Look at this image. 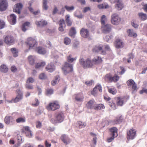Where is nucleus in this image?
<instances>
[{
    "mask_svg": "<svg viewBox=\"0 0 147 147\" xmlns=\"http://www.w3.org/2000/svg\"><path fill=\"white\" fill-rule=\"evenodd\" d=\"M127 32L128 35L129 36L133 37L134 38H135L137 36V34L133 32V30L129 29L127 30Z\"/></svg>",
    "mask_w": 147,
    "mask_h": 147,
    "instance_id": "nucleus-33",
    "label": "nucleus"
},
{
    "mask_svg": "<svg viewBox=\"0 0 147 147\" xmlns=\"http://www.w3.org/2000/svg\"><path fill=\"white\" fill-rule=\"evenodd\" d=\"M124 99V98L123 97H116L114 98L116 101L117 105L119 106H122L123 105Z\"/></svg>",
    "mask_w": 147,
    "mask_h": 147,
    "instance_id": "nucleus-24",
    "label": "nucleus"
},
{
    "mask_svg": "<svg viewBox=\"0 0 147 147\" xmlns=\"http://www.w3.org/2000/svg\"><path fill=\"white\" fill-rule=\"evenodd\" d=\"M58 23L59 26H64V27L66 26L65 21L63 19H61L59 20Z\"/></svg>",
    "mask_w": 147,
    "mask_h": 147,
    "instance_id": "nucleus-47",
    "label": "nucleus"
},
{
    "mask_svg": "<svg viewBox=\"0 0 147 147\" xmlns=\"http://www.w3.org/2000/svg\"><path fill=\"white\" fill-rule=\"evenodd\" d=\"M119 77L117 75L115 74L114 76L111 77L112 82H117L119 79Z\"/></svg>",
    "mask_w": 147,
    "mask_h": 147,
    "instance_id": "nucleus-43",
    "label": "nucleus"
},
{
    "mask_svg": "<svg viewBox=\"0 0 147 147\" xmlns=\"http://www.w3.org/2000/svg\"><path fill=\"white\" fill-rule=\"evenodd\" d=\"M25 87L26 88L28 89H32L33 88V86L28 84H26Z\"/></svg>",
    "mask_w": 147,
    "mask_h": 147,
    "instance_id": "nucleus-61",
    "label": "nucleus"
},
{
    "mask_svg": "<svg viewBox=\"0 0 147 147\" xmlns=\"http://www.w3.org/2000/svg\"><path fill=\"white\" fill-rule=\"evenodd\" d=\"M28 60L31 65H33L34 63V60L32 56H30L28 57Z\"/></svg>",
    "mask_w": 147,
    "mask_h": 147,
    "instance_id": "nucleus-49",
    "label": "nucleus"
},
{
    "mask_svg": "<svg viewBox=\"0 0 147 147\" xmlns=\"http://www.w3.org/2000/svg\"><path fill=\"white\" fill-rule=\"evenodd\" d=\"M95 101L94 100H91L89 101L86 104L87 108L90 109H94L95 107Z\"/></svg>",
    "mask_w": 147,
    "mask_h": 147,
    "instance_id": "nucleus-25",
    "label": "nucleus"
},
{
    "mask_svg": "<svg viewBox=\"0 0 147 147\" xmlns=\"http://www.w3.org/2000/svg\"><path fill=\"white\" fill-rule=\"evenodd\" d=\"M97 7L99 9H103L109 8V6L107 3H104L98 5Z\"/></svg>",
    "mask_w": 147,
    "mask_h": 147,
    "instance_id": "nucleus-31",
    "label": "nucleus"
},
{
    "mask_svg": "<svg viewBox=\"0 0 147 147\" xmlns=\"http://www.w3.org/2000/svg\"><path fill=\"white\" fill-rule=\"evenodd\" d=\"M17 95L15 98H12L11 100H6L5 101L9 103H17L20 101L23 98V94L20 89H17L16 91Z\"/></svg>",
    "mask_w": 147,
    "mask_h": 147,
    "instance_id": "nucleus-4",
    "label": "nucleus"
},
{
    "mask_svg": "<svg viewBox=\"0 0 147 147\" xmlns=\"http://www.w3.org/2000/svg\"><path fill=\"white\" fill-rule=\"evenodd\" d=\"M4 122L7 125H12L15 123V120L13 117L11 116L7 115L4 119Z\"/></svg>",
    "mask_w": 147,
    "mask_h": 147,
    "instance_id": "nucleus-13",
    "label": "nucleus"
},
{
    "mask_svg": "<svg viewBox=\"0 0 147 147\" xmlns=\"http://www.w3.org/2000/svg\"><path fill=\"white\" fill-rule=\"evenodd\" d=\"M8 68L5 65L3 64L0 67V71L1 72L5 73L7 71Z\"/></svg>",
    "mask_w": 147,
    "mask_h": 147,
    "instance_id": "nucleus-39",
    "label": "nucleus"
},
{
    "mask_svg": "<svg viewBox=\"0 0 147 147\" xmlns=\"http://www.w3.org/2000/svg\"><path fill=\"white\" fill-rule=\"evenodd\" d=\"M39 78L41 80H45L47 79V76L45 73H42L40 74Z\"/></svg>",
    "mask_w": 147,
    "mask_h": 147,
    "instance_id": "nucleus-50",
    "label": "nucleus"
},
{
    "mask_svg": "<svg viewBox=\"0 0 147 147\" xmlns=\"http://www.w3.org/2000/svg\"><path fill=\"white\" fill-rule=\"evenodd\" d=\"M46 108L49 111H54L59 109L60 108V105L57 101H54L49 103Z\"/></svg>",
    "mask_w": 147,
    "mask_h": 147,
    "instance_id": "nucleus-5",
    "label": "nucleus"
},
{
    "mask_svg": "<svg viewBox=\"0 0 147 147\" xmlns=\"http://www.w3.org/2000/svg\"><path fill=\"white\" fill-rule=\"evenodd\" d=\"M111 30V24H107L102 25L101 30L102 32L104 33H109Z\"/></svg>",
    "mask_w": 147,
    "mask_h": 147,
    "instance_id": "nucleus-15",
    "label": "nucleus"
},
{
    "mask_svg": "<svg viewBox=\"0 0 147 147\" xmlns=\"http://www.w3.org/2000/svg\"><path fill=\"white\" fill-rule=\"evenodd\" d=\"M11 70L13 72H15L17 71V69L15 65H13L11 67Z\"/></svg>",
    "mask_w": 147,
    "mask_h": 147,
    "instance_id": "nucleus-63",
    "label": "nucleus"
},
{
    "mask_svg": "<svg viewBox=\"0 0 147 147\" xmlns=\"http://www.w3.org/2000/svg\"><path fill=\"white\" fill-rule=\"evenodd\" d=\"M34 81V79L32 77H29L28 78L26 81V84H30L33 83Z\"/></svg>",
    "mask_w": 147,
    "mask_h": 147,
    "instance_id": "nucleus-53",
    "label": "nucleus"
},
{
    "mask_svg": "<svg viewBox=\"0 0 147 147\" xmlns=\"http://www.w3.org/2000/svg\"><path fill=\"white\" fill-rule=\"evenodd\" d=\"M94 65H98L102 63V59L101 57L99 56H96L92 59Z\"/></svg>",
    "mask_w": 147,
    "mask_h": 147,
    "instance_id": "nucleus-19",
    "label": "nucleus"
},
{
    "mask_svg": "<svg viewBox=\"0 0 147 147\" xmlns=\"http://www.w3.org/2000/svg\"><path fill=\"white\" fill-rule=\"evenodd\" d=\"M79 62L80 64L84 68H92L94 65L92 60H91L89 58H87L85 60L83 58L80 59Z\"/></svg>",
    "mask_w": 147,
    "mask_h": 147,
    "instance_id": "nucleus-2",
    "label": "nucleus"
},
{
    "mask_svg": "<svg viewBox=\"0 0 147 147\" xmlns=\"http://www.w3.org/2000/svg\"><path fill=\"white\" fill-rule=\"evenodd\" d=\"M142 31L147 36V24L143 28Z\"/></svg>",
    "mask_w": 147,
    "mask_h": 147,
    "instance_id": "nucleus-64",
    "label": "nucleus"
},
{
    "mask_svg": "<svg viewBox=\"0 0 147 147\" xmlns=\"http://www.w3.org/2000/svg\"><path fill=\"white\" fill-rule=\"evenodd\" d=\"M61 140L66 145H67L70 142V139L65 134H63L60 137Z\"/></svg>",
    "mask_w": 147,
    "mask_h": 147,
    "instance_id": "nucleus-23",
    "label": "nucleus"
},
{
    "mask_svg": "<svg viewBox=\"0 0 147 147\" xmlns=\"http://www.w3.org/2000/svg\"><path fill=\"white\" fill-rule=\"evenodd\" d=\"M107 88L108 91L110 93L113 95L115 94L116 93L117 90L115 88H110L108 87Z\"/></svg>",
    "mask_w": 147,
    "mask_h": 147,
    "instance_id": "nucleus-38",
    "label": "nucleus"
},
{
    "mask_svg": "<svg viewBox=\"0 0 147 147\" xmlns=\"http://www.w3.org/2000/svg\"><path fill=\"white\" fill-rule=\"evenodd\" d=\"M53 90L51 88L47 89L46 90V93L47 94H53Z\"/></svg>",
    "mask_w": 147,
    "mask_h": 147,
    "instance_id": "nucleus-56",
    "label": "nucleus"
},
{
    "mask_svg": "<svg viewBox=\"0 0 147 147\" xmlns=\"http://www.w3.org/2000/svg\"><path fill=\"white\" fill-rule=\"evenodd\" d=\"M76 33V31L75 28L72 27L70 29L69 34L70 36H72L75 35Z\"/></svg>",
    "mask_w": 147,
    "mask_h": 147,
    "instance_id": "nucleus-42",
    "label": "nucleus"
},
{
    "mask_svg": "<svg viewBox=\"0 0 147 147\" xmlns=\"http://www.w3.org/2000/svg\"><path fill=\"white\" fill-rule=\"evenodd\" d=\"M112 75L110 74H107L104 77L105 81L108 83L112 82Z\"/></svg>",
    "mask_w": 147,
    "mask_h": 147,
    "instance_id": "nucleus-30",
    "label": "nucleus"
},
{
    "mask_svg": "<svg viewBox=\"0 0 147 147\" xmlns=\"http://www.w3.org/2000/svg\"><path fill=\"white\" fill-rule=\"evenodd\" d=\"M35 24L37 27L42 28L46 26L48 23L47 21L42 20L40 21H36Z\"/></svg>",
    "mask_w": 147,
    "mask_h": 147,
    "instance_id": "nucleus-16",
    "label": "nucleus"
},
{
    "mask_svg": "<svg viewBox=\"0 0 147 147\" xmlns=\"http://www.w3.org/2000/svg\"><path fill=\"white\" fill-rule=\"evenodd\" d=\"M78 127L80 128H82L85 127L86 125V124L85 123L82 122L81 121H78L77 123Z\"/></svg>",
    "mask_w": 147,
    "mask_h": 147,
    "instance_id": "nucleus-45",
    "label": "nucleus"
},
{
    "mask_svg": "<svg viewBox=\"0 0 147 147\" xmlns=\"http://www.w3.org/2000/svg\"><path fill=\"white\" fill-rule=\"evenodd\" d=\"M98 92V90L96 89V88L95 87L93 89V90L91 92V94L93 96H95L97 95Z\"/></svg>",
    "mask_w": 147,
    "mask_h": 147,
    "instance_id": "nucleus-57",
    "label": "nucleus"
},
{
    "mask_svg": "<svg viewBox=\"0 0 147 147\" xmlns=\"http://www.w3.org/2000/svg\"><path fill=\"white\" fill-rule=\"evenodd\" d=\"M95 88H96V89L98 90V91H99L100 92H102V88L101 86L100 85H96L95 87Z\"/></svg>",
    "mask_w": 147,
    "mask_h": 147,
    "instance_id": "nucleus-62",
    "label": "nucleus"
},
{
    "mask_svg": "<svg viewBox=\"0 0 147 147\" xmlns=\"http://www.w3.org/2000/svg\"><path fill=\"white\" fill-rule=\"evenodd\" d=\"M103 46L102 45H97L95 46L92 49V51L94 53H98L101 51V54L105 55L106 54V51L102 50Z\"/></svg>",
    "mask_w": 147,
    "mask_h": 147,
    "instance_id": "nucleus-11",
    "label": "nucleus"
},
{
    "mask_svg": "<svg viewBox=\"0 0 147 147\" xmlns=\"http://www.w3.org/2000/svg\"><path fill=\"white\" fill-rule=\"evenodd\" d=\"M138 15L139 18L142 20L144 21L147 19V16L145 13L142 12L139 13Z\"/></svg>",
    "mask_w": 147,
    "mask_h": 147,
    "instance_id": "nucleus-35",
    "label": "nucleus"
},
{
    "mask_svg": "<svg viewBox=\"0 0 147 147\" xmlns=\"http://www.w3.org/2000/svg\"><path fill=\"white\" fill-rule=\"evenodd\" d=\"M127 84L128 86L131 87L133 92L137 91L138 88L137 84L132 79L129 80L127 82Z\"/></svg>",
    "mask_w": 147,
    "mask_h": 147,
    "instance_id": "nucleus-12",
    "label": "nucleus"
},
{
    "mask_svg": "<svg viewBox=\"0 0 147 147\" xmlns=\"http://www.w3.org/2000/svg\"><path fill=\"white\" fill-rule=\"evenodd\" d=\"M72 55H70L67 57V60L69 62L72 63L74 61L76 60V57L74 58L71 57Z\"/></svg>",
    "mask_w": 147,
    "mask_h": 147,
    "instance_id": "nucleus-44",
    "label": "nucleus"
},
{
    "mask_svg": "<svg viewBox=\"0 0 147 147\" xmlns=\"http://www.w3.org/2000/svg\"><path fill=\"white\" fill-rule=\"evenodd\" d=\"M7 7V3L5 0H0V10L1 11L5 10Z\"/></svg>",
    "mask_w": 147,
    "mask_h": 147,
    "instance_id": "nucleus-17",
    "label": "nucleus"
},
{
    "mask_svg": "<svg viewBox=\"0 0 147 147\" xmlns=\"http://www.w3.org/2000/svg\"><path fill=\"white\" fill-rule=\"evenodd\" d=\"M25 44L29 47V49H32L37 45L36 40L32 37L28 38L26 41L25 42Z\"/></svg>",
    "mask_w": 147,
    "mask_h": 147,
    "instance_id": "nucleus-6",
    "label": "nucleus"
},
{
    "mask_svg": "<svg viewBox=\"0 0 147 147\" xmlns=\"http://www.w3.org/2000/svg\"><path fill=\"white\" fill-rule=\"evenodd\" d=\"M36 50L38 53L44 55L46 53V51L45 49L41 47H38L36 48Z\"/></svg>",
    "mask_w": 147,
    "mask_h": 147,
    "instance_id": "nucleus-29",
    "label": "nucleus"
},
{
    "mask_svg": "<svg viewBox=\"0 0 147 147\" xmlns=\"http://www.w3.org/2000/svg\"><path fill=\"white\" fill-rule=\"evenodd\" d=\"M55 118H52L51 120V122L53 124L62 122L64 120L65 116L63 113L61 111L56 112L54 115Z\"/></svg>",
    "mask_w": 147,
    "mask_h": 147,
    "instance_id": "nucleus-1",
    "label": "nucleus"
},
{
    "mask_svg": "<svg viewBox=\"0 0 147 147\" xmlns=\"http://www.w3.org/2000/svg\"><path fill=\"white\" fill-rule=\"evenodd\" d=\"M136 131L134 128H131L127 131L126 138L128 140H133L136 136Z\"/></svg>",
    "mask_w": 147,
    "mask_h": 147,
    "instance_id": "nucleus-8",
    "label": "nucleus"
},
{
    "mask_svg": "<svg viewBox=\"0 0 147 147\" xmlns=\"http://www.w3.org/2000/svg\"><path fill=\"white\" fill-rule=\"evenodd\" d=\"M23 7L21 3H18L16 5V7H14L13 11L18 14L20 13V11Z\"/></svg>",
    "mask_w": 147,
    "mask_h": 147,
    "instance_id": "nucleus-26",
    "label": "nucleus"
},
{
    "mask_svg": "<svg viewBox=\"0 0 147 147\" xmlns=\"http://www.w3.org/2000/svg\"><path fill=\"white\" fill-rule=\"evenodd\" d=\"M45 64L46 63L45 62H42L37 63L35 65V68L36 69H37L43 67L45 65Z\"/></svg>",
    "mask_w": 147,
    "mask_h": 147,
    "instance_id": "nucleus-41",
    "label": "nucleus"
},
{
    "mask_svg": "<svg viewBox=\"0 0 147 147\" xmlns=\"http://www.w3.org/2000/svg\"><path fill=\"white\" fill-rule=\"evenodd\" d=\"M109 132L111 137L108 138L107 140V142H110L118 136V129L116 127H112L109 129Z\"/></svg>",
    "mask_w": 147,
    "mask_h": 147,
    "instance_id": "nucleus-3",
    "label": "nucleus"
},
{
    "mask_svg": "<svg viewBox=\"0 0 147 147\" xmlns=\"http://www.w3.org/2000/svg\"><path fill=\"white\" fill-rule=\"evenodd\" d=\"M62 69L64 74L66 75L73 71V65L67 62H65Z\"/></svg>",
    "mask_w": 147,
    "mask_h": 147,
    "instance_id": "nucleus-7",
    "label": "nucleus"
},
{
    "mask_svg": "<svg viewBox=\"0 0 147 147\" xmlns=\"http://www.w3.org/2000/svg\"><path fill=\"white\" fill-rule=\"evenodd\" d=\"M106 19V16L104 15H102L101 17V22L102 25H105Z\"/></svg>",
    "mask_w": 147,
    "mask_h": 147,
    "instance_id": "nucleus-55",
    "label": "nucleus"
},
{
    "mask_svg": "<svg viewBox=\"0 0 147 147\" xmlns=\"http://www.w3.org/2000/svg\"><path fill=\"white\" fill-rule=\"evenodd\" d=\"M3 39L4 42L9 45L13 44L15 40L13 37L10 35L4 36Z\"/></svg>",
    "mask_w": 147,
    "mask_h": 147,
    "instance_id": "nucleus-10",
    "label": "nucleus"
},
{
    "mask_svg": "<svg viewBox=\"0 0 147 147\" xmlns=\"http://www.w3.org/2000/svg\"><path fill=\"white\" fill-rule=\"evenodd\" d=\"M94 81L93 80L87 81L85 82V84L86 85L88 86H90L94 83Z\"/></svg>",
    "mask_w": 147,
    "mask_h": 147,
    "instance_id": "nucleus-51",
    "label": "nucleus"
},
{
    "mask_svg": "<svg viewBox=\"0 0 147 147\" xmlns=\"http://www.w3.org/2000/svg\"><path fill=\"white\" fill-rule=\"evenodd\" d=\"M105 108V107L103 104H97L94 107V109L95 110L98 111L104 109Z\"/></svg>",
    "mask_w": 147,
    "mask_h": 147,
    "instance_id": "nucleus-32",
    "label": "nucleus"
},
{
    "mask_svg": "<svg viewBox=\"0 0 147 147\" xmlns=\"http://www.w3.org/2000/svg\"><path fill=\"white\" fill-rule=\"evenodd\" d=\"M59 78V76H57L55 77V79L54 80H53L51 82V84L52 86H55L57 83L58 81V80Z\"/></svg>",
    "mask_w": 147,
    "mask_h": 147,
    "instance_id": "nucleus-46",
    "label": "nucleus"
},
{
    "mask_svg": "<svg viewBox=\"0 0 147 147\" xmlns=\"http://www.w3.org/2000/svg\"><path fill=\"white\" fill-rule=\"evenodd\" d=\"M71 39L68 37H66L64 39V42L66 45H69L71 43Z\"/></svg>",
    "mask_w": 147,
    "mask_h": 147,
    "instance_id": "nucleus-48",
    "label": "nucleus"
},
{
    "mask_svg": "<svg viewBox=\"0 0 147 147\" xmlns=\"http://www.w3.org/2000/svg\"><path fill=\"white\" fill-rule=\"evenodd\" d=\"M39 104V102L37 98H35V102H33V103H32V105L34 107H36L38 106Z\"/></svg>",
    "mask_w": 147,
    "mask_h": 147,
    "instance_id": "nucleus-52",
    "label": "nucleus"
},
{
    "mask_svg": "<svg viewBox=\"0 0 147 147\" xmlns=\"http://www.w3.org/2000/svg\"><path fill=\"white\" fill-rule=\"evenodd\" d=\"M115 1L116 3L115 5V8L118 10H121L124 7L122 1L120 0H115Z\"/></svg>",
    "mask_w": 147,
    "mask_h": 147,
    "instance_id": "nucleus-22",
    "label": "nucleus"
},
{
    "mask_svg": "<svg viewBox=\"0 0 147 147\" xmlns=\"http://www.w3.org/2000/svg\"><path fill=\"white\" fill-rule=\"evenodd\" d=\"M21 132L26 134V136L29 137L32 136V131L30 129L29 126H26L24 127L21 129Z\"/></svg>",
    "mask_w": 147,
    "mask_h": 147,
    "instance_id": "nucleus-14",
    "label": "nucleus"
},
{
    "mask_svg": "<svg viewBox=\"0 0 147 147\" xmlns=\"http://www.w3.org/2000/svg\"><path fill=\"white\" fill-rule=\"evenodd\" d=\"M121 20V18L117 14L114 13L112 15L111 22L112 24L118 25L120 23Z\"/></svg>",
    "mask_w": 147,
    "mask_h": 147,
    "instance_id": "nucleus-9",
    "label": "nucleus"
},
{
    "mask_svg": "<svg viewBox=\"0 0 147 147\" xmlns=\"http://www.w3.org/2000/svg\"><path fill=\"white\" fill-rule=\"evenodd\" d=\"M43 7L44 9L47 10L48 9V7L47 5V0H43Z\"/></svg>",
    "mask_w": 147,
    "mask_h": 147,
    "instance_id": "nucleus-54",
    "label": "nucleus"
},
{
    "mask_svg": "<svg viewBox=\"0 0 147 147\" xmlns=\"http://www.w3.org/2000/svg\"><path fill=\"white\" fill-rule=\"evenodd\" d=\"M45 69L48 71L52 72L54 70L55 68L53 64L50 63L48 64L45 67Z\"/></svg>",
    "mask_w": 147,
    "mask_h": 147,
    "instance_id": "nucleus-28",
    "label": "nucleus"
},
{
    "mask_svg": "<svg viewBox=\"0 0 147 147\" xmlns=\"http://www.w3.org/2000/svg\"><path fill=\"white\" fill-rule=\"evenodd\" d=\"M115 47L117 49L121 48L123 47L124 43L122 41L119 39H117L115 42Z\"/></svg>",
    "mask_w": 147,
    "mask_h": 147,
    "instance_id": "nucleus-18",
    "label": "nucleus"
},
{
    "mask_svg": "<svg viewBox=\"0 0 147 147\" xmlns=\"http://www.w3.org/2000/svg\"><path fill=\"white\" fill-rule=\"evenodd\" d=\"M65 8L68 11L72 10L74 9V7L73 6L69 7L67 5H65Z\"/></svg>",
    "mask_w": 147,
    "mask_h": 147,
    "instance_id": "nucleus-58",
    "label": "nucleus"
},
{
    "mask_svg": "<svg viewBox=\"0 0 147 147\" xmlns=\"http://www.w3.org/2000/svg\"><path fill=\"white\" fill-rule=\"evenodd\" d=\"M11 52L13 57H16L18 56V51L15 48H13L11 49Z\"/></svg>",
    "mask_w": 147,
    "mask_h": 147,
    "instance_id": "nucleus-40",
    "label": "nucleus"
},
{
    "mask_svg": "<svg viewBox=\"0 0 147 147\" xmlns=\"http://www.w3.org/2000/svg\"><path fill=\"white\" fill-rule=\"evenodd\" d=\"M26 119L25 117H21L17 118L16 122L18 123H24L26 122Z\"/></svg>",
    "mask_w": 147,
    "mask_h": 147,
    "instance_id": "nucleus-36",
    "label": "nucleus"
},
{
    "mask_svg": "<svg viewBox=\"0 0 147 147\" xmlns=\"http://www.w3.org/2000/svg\"><path fill=\"white\" fill-rule=\"evenodd\" d=\"M81 36L83 37L87 38L89 36V33L87 29L82 28L80 31Z\"/></svg>",
    "mask_w": 147,
    "mask_h": 147,
    "instance_id": "nucleus-21",
    "label": "nucleus"
},
{
    "mask_svg": "<svg viewBox=\"0 0 147 147\" xmlns=\"http://www.w3.org/2000/svg\"><path fill=\"white\" fill-rule=\"evenodd\" d=\"M65 21L68 26H70L72 25V22L70 19V16L67 15L65 17Z\"/></svg>",
    "mask_w": 147,
    "mask_h": 147,
    "instance_id": "nucleus-37",
    "label": "nucleus"
},
{
    "mask_svg": "<svg viewBox=\"0 0 147 147\" xmlns=\"http://www.w3.org/2000/svg\"><path fill=\"white\" fill-rule=\"evenodd\" d=\"M135 21L134 20H133L131 22V25L134 27L135 28H138L139 25L135 23Z\"/></svg>",
    "mask_w": 147,
    "mask_h": 147,
    "instance_id": "nucleus-59",
    "label": "nucleus"
},
{
    "mask_svg": "<svg viewBox=\"0 0 147 147\" xmlns=\"http://www.w3.org/2000/svg\"><path fill=\"white\" fill-rule=\"evenodd\" d=\"M74 96L75 100L78 102H82L84 98V95L82 93L76 94Z\"/></svg>",
    "mask_w": 147,
    "mask_h": 147,
    "instance_id": "nucleus-20",
    "label": "nucleus"
},
{
    "mask_svg": "<svg viewBox=\"0 0 147 147\" xmlns=\"http://www.w3.org/2000/svg\"><path fill=\"white\" fill-rule=\"evenodd\" d=\"M5 22L2 20H0V29L3 28L5 26Z\"/></svg>",
    "mask_w": 147,
    "mask_h": 147,
    "instance_id": "nucleus-60",
    "label": "nucleus"
},
{
    "mask_svg": "<svg viewBox=\"0 0 147 147\" xmlns=\"http://www.w3.org/2000/svg\"><path fill=\"white\" fill-rule=\"evenodd\" d=\"M16 16L13 14L10 15L9 20L11 24L13 25L16 24Z\"/></svg>",
    "mask_w": 147,
    "mask_h": 147,
    "instance_id": "nucleus-27",
    "label": "nucleus"
},
{
    "mask_svg": "<svg viewBox=\"0 0 147 147\" xmlns=\"http://www.w3.org/2000/svg\"><path fill=\"white\" fill-rule=\"evenodd\" d=\"M30 23L29 22H26L22 25V30L25 32L27 30L28 28L30 27Z\"/></svg>",
    "mask_w": 147,
    "mask_h": 147,
    "instance_id": "nucleus-34",
    "label": "nucleus"
}]
</instances>
